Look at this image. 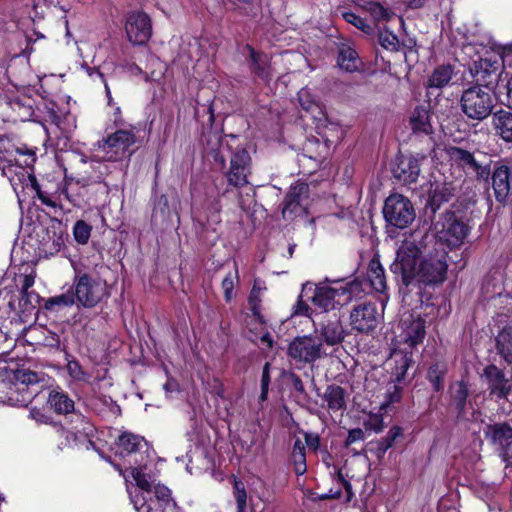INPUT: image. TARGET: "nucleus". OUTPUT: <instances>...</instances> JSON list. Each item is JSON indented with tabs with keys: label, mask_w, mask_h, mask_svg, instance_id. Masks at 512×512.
I'll list each match as a JSON object with an SVG mask.
<instances>
[{
	"label": "nucleus",
	"mask_w": 512,
	"mask_h": 512,
	"mask_svg": "<svg viewBox=\"0 0 512 512\" xmlns=\"http://www.w3.org/2000/svg\"><path fill=\"white\" fill-rule=\"evenodd\" d=\"M95 410L103 417L110 415L117 416L120 412V408L111 399H99L95 403Z\"/></svg>",
	"instance_id": "obj_42"
},
{
	"label": "nucleus",
	"mask_w": 512,
	"mask_h": 512,
	"mask_svg": "<svg viewBox=\"0 0 512 512\" xmlns=\"http://www.w3.org/2000/svg\"><path fill=\"white\" fill-rule=\"evenodd\" d=\"M411 131L416 135L433 134L432 113L429 104H421L414 107L408 117Z\"/></svg>",
	"instance_id": "obj_20"
},
{
	"label": "nucleus",
	"mask_w": 512,
	"mask_h": 512,
	"mask_svg": "<svg viewBox=\"0 0 512 512\" xmlns=\"http://www.w3.org/2000/svg\"><path fill=\"white\" fill-rule=\"evenodd\" d=\"M496 133L506 142L512 141V112L500 110L493 115Z\"/></svg>",
	"instance_id": "obj_28"
},
{
	"label": "nucleus",
	"mask_w": 512,
	"mask_h": 512,
	"mask_svg": "<svg viewBox=\"0 0 512 512\" xmlns=\"http://www.w3.org/2000/svg\"><path fill=\"white\" fill-rule=\"evenodd\" d=\"M11 107L21 118H27L32 114L31 105L22 104L19 100H13L11 102Z\"/></svg>",
	"instance_id": "obj_51"
},
{
	"label": "nucleus",
	"mask_w": 512,
	"mask_h": 512,
	"mask_svg": "<svg viewBox=\"0 0 512 512\" xmlns=\"http://www.w3.org/2000/svg\"><path fill=\"white\" fill-rule=\"evenodd\" d=\"M366 427L376 432L382 429V418L378 415L371 416L366 423Z\"/></svg>",
	"instance_id": "obj_58"
},
{
	"label": "nucleus",
	"mask_w": 512,
	"mask_h": 512,
	"mask_svg": "<svg viewBox=\"0 0 512 512\" xmlns=\"http://www.w3.org/2000/svg\"><path fill=\"white\" fill-rule=\"evenodd\" d=\"M250 156L245 149L235 151L230 160V168L226 173L228 183L235 187L247 184L249 174Z\"/></svg>",
	"instance_id": "obj_18"
},
{
	"label": "nucleus",
	"mask_w": 512,
	"mask_h": 512,
	"mask_svg": "<svg viewBox=\"0 0 512 512\" xmlns=\"http://www.w3.org/2000/svg\"><path fill=\"white\" fill-rule=\"evenodd\" d=\"M394 176L407 184L416 182L420 174V164L413 156H401L393 169Z\"/></svg>",
	"instance_id": "obj_23"
},
{
	"label": "nucleus",
	"mask_w": 512,
	"mask_h": 512,
	"mask_svg": "<svg viewBox=\"0 0 512 512\" xmlns=\"http://www.w3.org/2000/svg\"><path fill=\"white\" fill-rule=\"evenodd\" d=\"M507 98L509 105L512 106V76L507 82Z\"/></svg>",
	"instance_id": "obj_63"
},
{
	"label": "nucleus",
	"mask_w": 512,
	"mask_h": 512,
	"mask_svg": "<svg viewBox=\"0 0 512 512\" xmlns=\"http://www.w3.org/2000/svg\"><path fill=\"white\" fill-rule=\"evenodd\" d=\"M226 151L227 152L229 151V147H228V145H224L223 141H221L220 145H219V150L214 155V161L219 163L221 166L225 165V161H226L225 152Z\"/></svg>",
	"instance_id": "obj_56"
},
{
	"label": "nucleus",
	"mask_w": 512,
	"mask_h": 512,
	"mask_svg": "<svg viewBox=\"0 0 512 512\" xmlns=\"http://www.w3.org/2000/svg\"><path fill=\"white\" fill-rule=\"evenodd\" d=\"M261 289L262 288L260 286V283L256 280L254 282L252 291H251L250 296H249V302L252 305V309L253 310L256 309V303L260 301L259 298H258V295H259Z\"/></svg>",
	"instance_id": "obj_57"
},
{
	"label": "nucleus",
	"mask_w": 512,
	"mask_h": 512,
	"mask_svg": "<svg viewBox=\"0 0 512 512\" xmlns=\"http://www.w3.org/2000/svg\"><path fill=\"white\" fill-rule=\"evenodd\" d=\"M364 439V432L362 429H352L348 433V437L346 439V445H351L355 442L362 441Z\"/></svg>",
	"instance_id": "obj_55"
},
{
	"label": "nucleus",
	"mask_w": 512,
	"mask_h": 512,
	"mask_svg": "<svg viewBox=\"0 0 512 512\" xmlns=\"http://www.w3.org/2000/svg\"><path fill=\"white\" fill-rule=\"evenodd\" d=\"M299 103L303 110L310 113L312 117L318 121H321L324 117L322 108L319 103L312 97L308 89H301L298 92Z\"/></svg>",
	"instance_id": "obj_35"
},
{
	"label": "nucleus",
	"mask_w": 512,
	"mask_h": 512,
	"mask_svg": "<svg viewBox=\"0 0 512 512\" xmlns=\"http://www.w3.org/2000/svg\"><path fill=\"white\" fill-rule=\"evenodd\" d=\"M234 497L237 503V512H244L246 508L247 494L243 484L239 481L234 482Z\"/></svg>",
	"instance_id": "obj_48"
},
{
	"label": "nucleus",
	"mask_w": 512,
	"mask_h": 512,
	"mask_svg": "<svg viewBox=\"0 0 512 512\" xmlns=\"http://www.w3.org/2000/svg\"><path fill=\"white\" fill-rule=\"evenodd\" d=\"M426 336L425 320L412 314L403 315L396 333V348L391 357L396 363L395 375L398 380L404 378L412 363L414 349L423 342Z\"/></svg>",
	"instance_id": "obj_4"
},
{
	"label": "nucleus",
	"mask_w": 512,
	"mask_h": 512,
	"mask_svg": "<svg viewBox=\"0 0 512 512\" xmlns=\"http://www.w3.org/2000/svg\"><path fill=\"white\" fill-rule=\"evenodd\" d=\"M492 439L500 445H508L512 439V428L506 424H495L491 427Z\"/></svg>",
	"instance_id": "obj_40"
},
{
	"label": "nucleus",
	"mask_w": 512,
	"mask_h": 512,
	"mask_svg": "<svg viewBox=\"0 0 512 512\" xmlns=\"http://www.w3.org/2000/svg\"><path fill=\"white\" fill-rule=\"evenodd\" d=\"M307 193L308 185L305 183H297L291 186L282 208V215L285 219H292L305 211L303 200L307 197Z\"/></svg>",
	"instance_id": "obj_19"
},
{
	"label": "nucleus",
	"mask_w": 512,
	"mask_h": 512,
	"mask_svg": "<svg viewBox=\"0 0 512 512\" xmlns=\"http://www.w3.org/2000/svg\"><path fill=\"white\" fill-rule=\"evenodd\" d=\"M48 404L58 414H68L74 410V401L59 388L50 390Z\"/></svg>",
	"instance_id": "obj_26"
},
{
	"label": "nucleus",
	"mask_w": 512,
	"mask_h": 512,
	"mask_svg": "<svg viewBox=\"0 0 512 512\" xmlns=\"http://www.w3.org/2000/svg\"><path fill=\"white\" fill-rule=\"evenodd\" d=\"M34 162L33 154H29L23 161L14 157L11 153L0 158V170L8 178L14 190L18 186L25 187L28 184L36 190L39 200L50 207H55L56 203L50 197L42 192L37 184L36 178L31 173L29 166Z\"/></svg>",
	"instance_id": "obj_5"
},
{
	"label": "nucleus",
	"mask_w": 512,
	"mask_h": 512,
	"mask_svg": "<svg viewBox=\"0 0 512 512\" xmlns=\"http://www.w3.org/2000/svg\"><path fill=\"white\" fill-rule=\"evenodd\" d=\"M125 32L133 45H145L152 35V23L148 14L132 11L126 17Z\"/></svg>",
	"instance_id": "obj_15"
},
{
	"label": "nucleus",
	"mask_w": 512,
	"mask_h": 512,
	"mask_svg": "<svg viewBox=\"0 0 512 512\" xmlns=\"http://www.w3.org/2000/svg\"><path fill=\"white\" fill-rule=\"evenodd\" d=\"M383 216L388 225L407 228L415 219V209L411 201L401 194H391L384 202Z\"/></svg>",
	"instance_id": "obj_10"
},
{
	"label": "nucleus",
	"mask_w": 512,
	"mask_h": 512,
	"mask_svg": "<svg viewBox=\"0 0 512 512\" xmlns=\"http://www.w3.org/2000/svg\"><path fill=\"white\" fill-rule=\"evenodd\" d=\"M494 99L482 85L465 89L460 98V108L464 115L476 121H483L492 112Z\"/></svg>",
	"instance_id": "obj_7"
},
{
	"label": "nucleus",
	"mask_w": 512,
	"mask_h": 512,
	"mask_svg": "<svg viewBox=\"0 0 512 512\" xmlns=\"http://www.w3.org/2000/svg\"><path fill=\"white\" fill-rule=\"evenodd\" d=\"M76 301L74 292L68 291L61 295L49 298L45 303V308L51 311H58L62 307L72 306Z\"/></svg>",
	"instance_id": "obj_39"
},
{
	"label": "nucleus",
	"mask_w": 512,
	"mask_h": 512,
	"mask_svg": "<svg viewBox=\"0 0 512 512\" xmlns=\"http://www.w3.org/2000/svg\"><path fill=\"white\" fill-rule=\"evenodd\" d=\"M452 75L453 67L451 65L438 66L429 76L427 86L429 88L441 89L450 83Z\"/></svg>",
	"instance_id": "obj_33"
},
{
	"label": "nucleus",
	"mask_w": 512,
	"mask_h": 512,
	"mask_svg": "<svg viewBox=\"0 0 512 512\" xmlns=\"http://www.w3.org/2000/svg\"><path fill=\"white\" fill-rule=\"evenodd\" d=\"M355 5L368 12L375 22L389 21L394 13L381 4L366 0H356Z\"/></svg>",
	"instance_id": "obj_32"
},
{
	"label": "nucleus",
	"mask_w": 512,
	"mask_h": 512,
	"mask_svg": "<svg viewBox=\"0 0 512 512\" xmlns=\"http://www.w3.org/2000/svg\"><path fill=\"white\" fill-rule=\"evenodd\" d=\"M324 142L321 143L318 139H309L305 144L304 150L310 159L317 162H322L329 153L330 145L334 143L330 140L326 133L322 135Z\"/></svg>",
	"instance_id": "obj_27"
},
{
	"label": "nucleus",
	"mask_w": 512,
	"mask_h": 512,
	"mask_svg": "<svg viewBox=\"0 0 512 512\" xmlns=\"http://www.w3.org/2000/svg\"><path fill=\"white\" fill-rule=\"evenodd\" d=\"M143 438L130 432H123L116 442V453L124 457L141 449Z\"/></svg>",
	"instance_id": "obj_29"
},
{
	"label": "nucleus",
	"mask_w": 512,
	"mask_h": 512,
	"mask_svg": "<svg viewBox=\"0 0 512 512\" xmlns=\"http://www.w3.org/2000/svg\"><path fill=\"white\" fill-rule=\"evenodd\" d=\"M291 458L295 473L303 475L306 472L305 444L299 438L294 442Z\"/></svg>",
	"instance_id": "obj_38"
},
{
	"label": "nucleus",
	"mask_w": 512,
	"mask_h": 512,
	"mask_svg": "<svg viewBox=\"0 0 512 512\" xmlns=\"http://www.w3.org/2000/svg\"><path fill=\"white\" fill-rule=\"evenodd\" d=\"M483 377L486 379L491 395L498 398H507L511 390V384L505 378L502 370L495 365H488L483 370Z\"/></svg>",
	"instance_id": "obj_21"
},
{
	"label": "nucleus",
	"mask_w": 512,
	"mask_h": 512,
	"mask_svg": "<svg viewBox=\"0 0 512 512\" xmlns=\"http://www.w3.org/2000/svg\"><path fill=\"white\" fill-rule=\"evenodd\" d=\"M360 290L361 285L357 281L326 280L315 286L307 283L303 286L295 305L294 315L310 316L308 301L321 312L333 310L351 302L353 297L360 293Z\"/></svg>",
	"instance_id": "obj_1"
},
{
	"label": "nucleus",
	"mask_w": 512,
	"mask_h": 512,
	"mask_svg": "<svg viewBox=\"0 0 512 512\" xmlns=\"http://www.w3.org/2000/svg\"><path fill=\"white\" fill-rule=\"evenodd\" d=\"M21 305L34 308L39 303V296L33 292H22Z\"/></svg>",
	"instance_id": "obj_52"
},
{
	"label": "nucleus",
	"mask_w": 512,
	"mask_h": 512,
	"mask_svg": "<svg viewBox=\"0 0 512 512\" xmlns=\"http://www.w3.org/2000/svg\"><path fill=\"white\" fill-rule=\"evenodd\" d=\"M424 255L419 244L412 239H404L396 251V257L390 269L393 274L400 277L406 286L414 284L420 261Z\"/></svg>",
	"instance_id": "obj_6"
},
{
	"label": "nucleus",
	"mask_w": 512,
	"mask_h": 512,
	"mask_svg": "<svg viewBox=\"0 0 512 512\" xmlns=\"http://www.w3.org/2000/svg\"><path fill=\"white\" fill-rule=\"evenodd\" d=\"M382 320V314L376 304L364 302L353 307L350 312V325L352 329L369 333L374 330Z\"/></svg>",
	"instance_id": "obj_16"
},
{
	"label": "nucleus",
	"mask_w": 512,
	"mask_h": 512,
	"mask_svg": "<svg viewBox=\"0 0 512 512\" xmlns=\"http://www.w3.org/2000/svg\"><path fill=\"white\" fill-rule=\"evenodd\" d=\"M467 395V386L463 382L457 383L454 387L453 398L459 411L464 409Z\"/></svg>",
	"instance_id": "obj_46"
},
{
	"label": "nucleus",
	"mask_w": 512,
	"mask_h": 512,
	"mask_svg": "<svg viewBox=\"0 0 512 512\" xmlns=\"http://www.w3.org/2000/svg\"><path fill=\"white\" fill-rule=\"evenodd\" d=\"M33 284L34 277L31 275H26L22 283V292H29V289L33 286Z\"/></svg>",
	"instance_id": "obj_60"
},
{
	"label": "nucleus",
	"mask_w": 512,
	"mask_h": 512,
	"mask_svg": "<svg viewBox=\"0 0 512 512\" xmlns=\"http://www.w3.org/2000/svg\"><path fill=\"white\" fill-rule=\"evenodd\" d=\"M135 128L118 129L111 133L100 145L104 152V159L108 161H118L126 156L131 155L129 148L135 144L136 135Z\"/></svg>",
	"instance_id": "obj_14"
},
{
	"label": "nucleus",
	"mask_w": 512,
	"mask_h": 512,
	"mask_svg": "<svg viewBox=\"0 0 512 512\" xmlns=\"http://www.w3.org/2000/svg\"><path fill=\"white\" fill-rule=\"evenodd\" d=\"M434 231L438 241L451 248L460 246L468 234L467 226L452 212L441 215L434 223Z\"/></svg>",
	"instance_id": "obj_12"
},
{
	"label": "nucleus",
	"mask_w": 512,
	"mask_h": 512,
	"mask_svg": "<svg viewBox=\"0 0 512 512\" xmlns=\"http://www.w3.org/2000/svg\"><path fill=\"white\" fill-rule=\"evenodd\" d=\"M474 51L475 47L472 44L463 46V52L473 60V64L470 67L472 76L482 86L493 84L498 79V71L500 69L499 57L492 53L489 56H480L478 59H473L472 53Z\"/></svg>",
	"instance_id": "obj_13"
},
{
	"label": "nucleus",
	"mask_w": 512,
	"mask_h": 512,
	"mask_svg": "<svg viewBox=\"0 0 512 512\" xmlns=\"http://www.w3.org/2000/svg\"><path fill=\"white\" fill-rule=\"evenodd\" d=\"M305 444L309 449L316 451L320 445V438L315 433H304Z\"/></svg>",
	"instance_id": "obj_54"
},
{
	"label": "nucleus",
	"mask_w": 512,
	"mask_h": 512,
	"mask_svg": "<svg viewBox=\"0 0 512 512\" xmlns=\"http://www.w3.org/2000/svg\"><path fill=\"white\" fill-rule=\"evenodd\" d=\"M260 340L261 342L267 344L268 347H272V338L268 332L261 335Z\"/></svg>",
	"instance_id": "obj_64"
},
{
	"label": "nucleus",
	"mask_w": 512,
	"mask_h": 512,
	"mask_svg": "<svg viewBox=\"0 0 512 512\" xmlns=\"http://www.w3.org/2000/svg\"><path fill=\"white\" fill-rule=\"evenodd\" d=\"M342 16L346 22L354 25L355 27L362 30L363 32L369 33L372 30L370 25H368L364 19H362L361 17H359L358 15H356L353 12H350V11L343 12Z\"/></svg>",
	"instance_id": "obj_47"
},
{
	"label": "nucleus",
	"mask_w": 512,
	"mask_h": 512,
	"mask_svg": "<svg viewBox=\"0 0 512 512\" xmlns=\"http://www.w3.org/2000/svg\"><path fill=\"white\" fill-rule=\"evenodd\" d=\"M445 368L441 364H434L428 370V380L433 385L434 390L440 391L443 388L442 381Z\"/></svg>",
	"instance_id": "obj_43"
},
{
	"label": "nucleus",
	"mask_w": 512,
	"mask_h": 512,
	"mask_svg": "<svg viewBox=\"0 0 512 512\" xmlns=\"http://www.w3.org/2000/svg\"><path fill=\"white\" fill-rule=\"evenodd\" d=\"M74 287L76 301L87 308L94 307L108 295L106 282L87 273L76 276Z\"/></svg>",
	"instance_id": "obj_11"
},
{
	"label": "nucleus",
	"mask_w": 512,
	"mask_h": 512,
	"mask_svg": "<svg viewBox=\"0 0 512 512\" xmlns=\"http://www.w3.org/2000/svg\"><path fill=\"white\" fill-rule=\"evenodd\" d=\"M367 278L376 292H384L386 289V277L379 260L373 258L368 266Z\"/></svg>",
	"instance_id": "obj_31"
},
{
	"label": "nucleus",
	"mask_w": 512,
	"mask_h": 512,
	"mask_svg": "<svg viewBox=\"0 0 512 512\" xmlns=\"http://www.w3.org/2000/svg\"><path fill=\"white\" fill-rule=\"evenodd\" d=\"M501 63L503 68L506 71V74L509 75V70H512V48L507 47L504 48L502 55H501Z\"/></svg>",
	"instance_id": "obj_53"
},
{
	"label": "nucleus",
	"mask_w": 512,
	"mask_h": 512,
	"mask_svg": "<svg viewBox=\"0 0 512 512\" xmlns=\"http://www.w3.org/2000/svg\"><path fill=\"white\" fill-rule=\"evenodd\" d=\"M73 235L77 243L86 244L91 235V226L83 220H79L73 227Z\"/></svg>",
	"instance_id": "obj_44"
},
{
	"label": "nucleus",
	"mask_w": 512,
	"mask_h": 512,
	"mask_svg": "<svg viewBox=\"0 0 512 512\" xmlns=\"http://www.w3.org/2000/svg\"><path fill=\"white\" fill-rule=\"evenodd\" d=\"M402 435V429L398 426L392 427L387 435L382 439L381 446L384 450L389 449L395 440Z\"/></svg>",
	"instance_id": "obj_49"
},
{
	"label": "nucleus",
	"mask_w": 512,
	"mask_h": 512,
	"mask_svg": "<svg viewBox=\"0 0 512 512\" xmlns=\"http://www.w3.org/2000/svg\"><path fill=\"white\" fill-rule=\"evenodd\" d=\"M450 160L456 165L462 167L464 170L475 172L478 179L487 181L490 176V168L486 165H481L468 150L460 147H450L448 149Z\"/></svg>",
	"instance_id": "obj_17"
},
{
	"label": "nucleus",
	"mask_w": 512,
	"mask_h": 512,
	"mask_svg": "<svg viewBox=\"0 0 512 512\" xmlns=\"http://www.w3.org/2000/svg\"><path fill=\"white\" fill-rule=\"evenodd\" d=\"M314 334L324 343V346L340 344L345 338V332L339 319L330 320L327 323L315 326Z\"/></svg>",
	"instance_id": "obj_22"
},
{
	"label": "nucleus",
	"mask_w": 512,
	"mask_h": 512,
	"mask_svg": "<svg viewBox=\"0 0 512 512\" xmlns=\"http://www.w3.org/2000/svg\"><path fill=\"white\" fill-rule=\"evenodd\" d=\"M323 399L326 401L329 410L339 411L346 407L345 391L340 386H328Z\"/></svg>",
	"instance_id": "obj_34"
},
{
	"label": "nucleus",
	"mask_w": 512,
	"mask_h": 512,
	"mask_svg": "<svg viewBox=\"0 0 512 512\" xmlns=\"http://www.w3.org/2000/svg\"><path fill=\"white\" fill-rule=\"evenodd\" d=\"M497 346L506 362L512 364V326H506L498 334Z\"/></svg>",
	"instance_id": "obj_37"
},
{
	"label": "nucleus",
	"mask_w": 512,
	"mask_h": 512,
	"mask_svg": "<svg viewBox=\"0 0 512 512\" xmlns=\"http://www.w3.org/2000/svg\"><path fill=\"white\" fill-rule=\"evenodd\" d=\"M287 353L292 360L302 365H312L328 356L324 343L314 333L294 338L288 345Z\"/></svg>",
	"instance_id": "obj_9"
},
{
	"label": "nucleus",
	"mask_w": 512,
	"mask_h": 512,
	"mask_svg": "<svg viewBox=\"0 0 512 512\" xmlns=\"http://www.w3.org/2000/svg\"><path fill=\"white\" fill-rule=\"evenodd\" d=\"M131 476L135 486L127 485V492L137 512H176V504L170 497V490L155 483L148 463L132 468Z\"/></svg>",
	"instance_id": "obj_2"
},
{
	"label": "nucleus",
	"mask_w": 512,
	"mask_h": 512,
	"mask_svg": "<svg viewBox=\"0 0 512 512\" xmlns=\"http://www.w3.org/2000/svg\"><path fill=\"white\" fill-rule=\"evenodd\" d=\"M239 282V275L237 267L235 266L234 273H228L222 280L221 287L224 293L226 302H230L233 299V290L235 285Z\"/></svg>",
	"instance_id": "obj_41"
},
{
	"label": "nucleus",
	"mask_w": 512,
	"mask_h": 512,
	"mask_svg": "<svg viewBox=\"0 0 512 512\" xmlns=\"http://www.w3.org/2000/svg\"><path fill=\"white\" fill-rule=\"evenodd\" d=\"M68 374L77 381L84 380L85 373L77 361H69L67 364Z\"/></svg>",
	"instance_id": "obj_50"
},
{
	"label": "nucleus",
	"mask_w": 512,
	"mask_h": 512,
	"mask_svg": "<svg viewBox=\"0 0 512 512\" xmlns=\"http://www.w3.org/2000/svg\"><path fill=\"white\" fill-rule=\"evenodd\" d=\"M45 382V375L29 369L0 367V404L27 406L38 390L33 386Z\"/></svg>",
	"instance_id": "obj_3"
},
{
	"label": "nucleus",
	"mask_w": 512,
	"mask_h": 512,
	"mask_svg": "<svg viewBox=\"0 0 512 512\" xmlns=\"http://www.w3.org/2000/svg\"><path fill=\"white\" fill-rule=\"evenodd\" d=\"M338 64L342 69L353 72L360 67L361 60L353 47L342 44L339 48Z\"/></svg>",
	"instance_id": "obj_30"
},
{
	"label": "nucleus",
	"mask_w": 512,
	"mask_h": 512,
	"mask_svg": "<svg viewBox=\"0 0 512 512\" xmlns=\"http://www.w3.org/2000/svg\"><path fill=\"white\" fill-rule=\"evenodd\" d=\"M447 253L443 250H434L425 253L421 259L414 284L436 286L442 284L447 275Z\"/></svg>",
	"instance_id": "obj_8"
},
{
	"label": "nucleus",
	"mask_w": 512,
	"mask_h": 512,
	"mask_svg": "<svg viewBox=\"0 0 512 512\" xmlns=\"http://www.w3.org/2000/svg\"><path fill=\"white\" fill-rule=\"evenodd\" d=\"M454 192V188L451 183H440L435 182L431 184V190L429 195V205L433 211L439 209V207L450 200Z\"/></svg>",
	"instance_id": "obj_25"
},
{
	"label": "nucleus",
	"mask_w": 512,
	"mask_h": 512,
	"mask_svg": "<svg viewBox=\"0 0 512 512\" xmlns=\"http://www.w3.org/2000/svg\"><path fill=\"white\" fill-rule=\"evenodd\" d=\"M510 171L505 165L498 166L492 173V186L497 201L504 202L510 192Z\"/></svg>",
	"instance_id": "obj_24"
},
{
	"label": "nucleus",
	"mask_w": 512,
	"mask_h": 512,
	"mask_svg": "<svg viewBox=\"0 0 512 512\" xmlns=\"http://www.w3.org/2000/svg\"><path fill=\"white\" fill-rule=\"evenodd\" d=\"M269 363H266L263 368L262 372V379H261V390H268L269 383H270V372H269Z\"/></svg>",
	"instance_id": "obj_59"
},
{
	"label": "nucleus",
	"mask_w": 512,
	"mask_h": 512,
	"mask_svg": "<svg viewBox=\"0 0 512 512\" xmlns=\"http://www.w3.org/2000/svg\"><path fill=\"white\" fill-rule=\"evenodd\" d=\"M379 43L383 48L390 51H397L400 46L398 37L387 30L379 33Z\"/></svg>",
	"instance_id": "obj_45"
},
{
	"label": "nucleus",
	"mask_w": 512,
	"mask_h": 512,
	"mask_svg": "<svg viewBox=\"0 0 512 512\" xmlns=\"http://www.w3.org/2000/svg\"><path fill=\"white\" fill-rule=\"evenodd\" d=\"M425 0H407V4L410 8L417 9L424 5Z\"/></svg>",
	"instance_id": "obj_62"
},
{
	"label": "nucleus",
	"mask_w": 512,
	"mask_h": 512,
	"mask_svg": "<svg viewBox=\"0 0 512 512\" xmlns=\"http://www.w3.org/2000/svg\"><path fill=\"white\" fill-rule=\"evenodd\" d=\"M177 388H178V384L173 380H168L164 384V390L166 391V393L173 392V391L177 390Z\"/></svg>",
	"instance_id": "obj_61"
},
{
	"label": "nucleus",
	"mask_w": 512,
	"mask_h": 512,
	"mask_svg": "<svg viewBox=\"0 0 512 512\" xmlns=\"http://www.w3.org/2000/svg\"><path fill=\"white\" fill-rule=\"evenodd\" d=\"M250 51V58L252 62L253 71L263 80L270 78V59L267 54L257 53L251 47H248Z\"/></svg>",
	"instance_id": "obj_36"
}]
</instances>
